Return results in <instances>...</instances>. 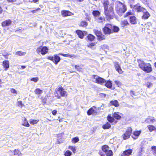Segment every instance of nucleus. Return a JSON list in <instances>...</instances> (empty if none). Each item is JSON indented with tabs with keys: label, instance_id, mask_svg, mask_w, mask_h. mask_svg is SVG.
<instances>
[{
	"label": "nucleus",
	"instance_id": "obj_14",
	"mask_svg": "<svg viewBox=\"0 0 156 156\" xmlns=\"http://www.w3.org/2000/svg\"><path fill=\"white\" fill-rule=\"evenodd\" d=\"M132 152V149L127 150L124 151L121 156H129L131 155Z\"/></svg>",
	"mask_w": 156,
	"mask_h": 156
},
{
	"label": "nucleus",
	"instance_id": "obj_22",
	"mask_svg": "<svg viewBox=\"0 0 156 156\" xmlns=\"http://www.w3.org/2000/svg\"><path fill=\"white\" fill-rule=\"evenodd\" d=\"M118 113H119L118 112H115L112 114V116L117 120L121 118V116Z\"/></svg>",
	"mask_w": 156,
	"mask_h": 156
},
{
	"label": "nucleus",
	"instance_id": "obj_17",
	"mask_svg": "<svg viewBox=\"0 0 156 156\" xmlns=\"http://www.w3.org/2000/svg\"><path fill=\"white\" fill-rule=\"evenodd\" d=\"M143 12L144 14L142 16V19H147L150 16L149 13L147 11L146 9H145V11H144Z\"/></svg>",
	"mask_w": 156,
	"mask_h": 156
},
{
	"label": "nucleus",
	"instance_id": "obj_11",
	"mask_svg": "<svg viewBox=\"0 0 156 156\" xmlns=\"http://www.w3.org/2000/svg\"><path fill=\"white\" fill-rule=\"evenodd\" d=\"M94 78L95 79V82L98 84H102L106 82L105 80L99 76L95 75Z\"/></svg>",
	"mask_w": 156,
	"mask_h": 156
},
{
	"label": "nucleus",
	"instance_id": "obj_7",
	"mask_svg": "<svg viewBox=\"0 0 156 156\" xmlns=\"http://www.w3.org/2000/svg\"><path fill=\"white\" fill-rule=\"evenodd\" d=\"M47 58L53 61L56 64H57L60 60V57L57 55H54L52 56H48Z\"/></svg>",
	"mask_w": 156,
	"mask_h": 156
},
{
	"label": "nucleus",
	"instance_id": "obj_1",
	"mask_svg": "<svg viewBox=\"0 0 156 156\" xmlns=\"http://www.w3.org/2000/svg\"><path fill=\"white\" fill-rule=\"evenodd\" d=\"M138 63L139 67L145 72L149 73L152 71V69L150 63H146L141 60H138Z\"/></svg>",
	"mask_w": 156,
	"mask_h": 156
},
{
	"label": "nucleus",
	"instance_id": "obj_21",
	"mask_svg": "<svg viewBox=\"0 0 156 156\" xmlns=\"http://www.w3.org/2000/svg\"><path fill=\"white\" fill-rule=\"evenodd\" d=\"M11 23V21L9 20L5 21L2 22V26L5 27L9 26Z\"/></svg>",
	"mask_w": 156,
	"mask_h": 156
},
{
	"label": "nucleus",
	"instance_id": "obj_59",
	"mask_svg": "<svg viewBox=\"0 0 156 156\" xmlns=\"http://www.w3.org/2000/svg\"><path fill=\"white\" fill-rule=\"evenodd\" d=\"M8 2H15V1L14 0H8Z\"/></svg>",
	"mask_w": 156,
	"mask_h": 156
},
{
	"label": "nucleus",
	"instance_id": "obj_27",
	"mask_svg": "<svg viewBox=\"0 0 156 156\" xmlns=\"http://www.w3.org/2000/svg\"><path fill=\"white\" fill-rule=\"evenodd\" d=\"M43 90L40 89L39 88H37L35 90L34 92L36 94H41L43 93Z\"/></svg>",
	"mask_w": 156,
	"mask_h": 156
},
{
	"label": "nucleus",
	"instance_id": "obj_30",
	"mask_svg": "<svg viewBox=\"0 0 156 156\" xmlns=\"http://www.w3.org/2000/svg\"><path fill=\"white\" fill-rule=\"evenodd\" d=\"M111 127L110 124L107 122L105 125L102 126V128L104 129H108Z\"/></svg>",
	"mask_w": 156,
	"mask_h": 156
},
{
	"label": "nucleus",
	"instance_id": "obj_56",
	"mask_svg": "<svg viewBox=\"0 0 156 156\" xmlns=\"http://www.w3.org/2000/svg\"><path fill=\"white\" fill-rule=\"evenodd\" d=\"M100 96L101 97H105L106 96L105 94H101Z\"/></svg>",
	"mask_w": 156,
	"mask_h": 156
},
{
	"label": "nucleus",
	"instance_id": "obj_43",
	"mask_svg": "<svg viewBox=\"0 0 156 156\" xmlns=\"http://www.w3.org/2000/svg\"><path fill=\"white\" fill-rule=\"evenodd\" d=\"M38 120H31L30 121V123L32 124H34L37 123L38 122Z\"/></svg>",
	"mask_w": 156,
	"mask_h": 156
},
{
	"label": "nucleus",
	"instance_id": "obj_38",
	"mask_svg": "<svg viewBox=\"0 0 156 156\" xmlns=\"http://www.w3.org/2000/svg\"><path fill=\"white\" fill-rule=\"evenodd\" d=\"M72 152L69 150L67 151L65 153L64 155L65 156H70L72 154Z\"/></svg>",
	"mask_w": 156,
	"mask_h": 156
},
{
	"label": "nucleus",
	"instance_id": "obj_37",
	"mask_svg": "<svg viewBox=\"0 0 156 156\" xmlns=\"http://www.w3.org/2000/svg\"><path fill=\"white\" fill-rule=\"evenodd\" d=\"M79 140V138L78 137H76L72 139V141L73 143H75Z\"/></svg>",
	"mask_w": 156,
	"mask_h": 156
},
{
	"label": "nucleus",
	"instance_id": "obj_26",
	"mask_svg": "<svg viewBox=\"0 0 156 156\" xmlns=\"http://www.w3.org/2000/svg\"><path fill=\"white\" fill-rule=\"evenodd\" d=\"M76 32L80 38L81 39L83 38L84 35L83 33L81 31L78 30L76 31Z\"/></svg>",
	"mask_w": 156,
	"mask_h": 156
},
{
	"label": "nucleus",
	"instance_id": "obj_52",
	"mask_svg": "<svg viewBox=\"0 0 156 156\" xmlns=\"http://www.w3.org/2000/svg\"><path fill=\"white\" fill-rule=\"evenodd\" d=\"M115 82L116 84L118 85V86L121 85V83L119 81L116 80L115 81Z\"/></svg>",
	"mask_w": 156,
	"mask_h": 156
},
{
	"label": "nucleus",
	"instance_id": "obj_6",
	"mask_svg": "<svg viewBox=\"0 0 156 156\" xmlns=\"http://www.w3.org/2000/svg\"><path fill=\"white\" fill-rule=\"evenodd\" d=\"M55 92H59L61 96L63 97H66L67 96V93L66 91L61 86L58 87L56 89Z\"/></svg>",
	"mask_w": 156,
	"mask_h": 156
},
{
	"label": "nucleus",
	"instance_id": "obj_8",
	"mask_svg": "<svg viewBox=\"0 0 156 156\" xmlns=\"http://www.w3.org/2000/svg\"><path fill=\"white\" fill-rule=\"evenodd\" d=\"M112 26L110 24H107L103 29V30L105 34H109L111 33V29H112Z\"/></svg>",
	"mask_w": 156,
	"mask_h": 156
},
{
	"label": "nucleus",
	"instance_id": "obj_16",
	"mask_svg": "<svg viewBox=\"0 0 156 156\" xmlns=\"http://www.w3.org/2000/svg\"><path fill=\"white\" fill-rule=\"evenodd\" d=\"M141 132V131H137L134 132L132 137L134 139H136L140 134Z\"/></svg>",
	"mask_w": 156,
	"mask_h": 156
},
{
	"label": "nucleus",
	"instance_id": "obj_20",
	"mask_svg": "<svg viewBox=\"0 0 156 156\" xmlns=\"http://www.w3.org/2000/svg\"><path fill=\"white\" fill-rule=\"evenodd\" d=\"M102 2L104 7V9H106V7H108L109 5V1L108 0H103Z\"/></svg>",
	"mask_w": 156,
	"mask_h": 156
},
{
	"label": "nucleus",
	"instance_id": "obj_29",
	"mask_svg": "<svg viewBox=\"0 0 156 156\" xmlns=\"http://www.w3.org/2000/svg\"><path fill=\"white\" fill-rule=\"evenodd\" d=\"M147 127L150 132L156 130V128L153 125H149L147 126Z\"/></svg>",
	"mask_w": 156,
	"mask_h": 156
},
{
	"label": "nucleus",
	"instance_id": "obj_23",
	"mask_svg": "<svg viewBox=\"0 0 156 156\" xmlns=\"http://www.w3.org/2000/svg\"><path fill=\"white\" fill-rule=\"evenodd\" d=\"M107 119L108 121L110 123H112L115 121L114 117L112 116H111V114L108 115Z\"/></svg>",
	"mask_w": 156,
	"mask_h": 156
},
{
	"label": "nucleus",
	"instance_id": "obj_3",
	"mask_svg": "<svg viewBox=\"0 0 156 156\" xmlns=\"http://www.w3.org/2000/svg\"><path fill=\"white\" fill-rule=\"evenodd\" d=\"M113 6L112 5H109L108 6L106 7V9H104V13L108 18L111 19L113 14Z\"/></svg>",
	"mask_w": 156,
	"mask_h": 156
},
{
	"label": "nucleus",
	"instance_id": "obj_49",
	"mask_svg": "<svg viewBox=\"0 0 156 156\" xmlns=\"http://www.w3.org/2000/svg\"><path fill=\"white\" fill-rule=\"evenodd\" d=\"M95 45L94 43H92L90 44H89L87 45V47L89 48H91L92 46H94Z\"/></svg>",
	"mask_w": 156,
	"mask_h": 156
},
{
	"label": "nucleus",
	"instance_id": "obj_13",
	"mask_svg": "<svg viewBox=\"0 0 156 156\" xmlns=\"http://www.w3.org/2000/svg\"><path fill=\"white\" fill-rule=\"evenodd\" d=\"M61 14L63 17H66L68 16H70L73 15V14L70 12L63 10L61 11Z\"/></svg>",
	"mask_w": 156,
	"mask_h": 156
},
{
	"label": "nucleus",
	"instance_id": "obj_25",
	"mask_svg": "<svg viewBox=\"0 0 156 156\" xmlns=\"http://www.w3.org/2000/svg\"><path fill=\"white\" fill-rule=\"evenodd\" d=\"M87 37V40L90 41H93L95 38V37L90 34H89Z\"/></svg>",
	"mask_w": 156,
	"mask_h": 156
},
{
	"label": "nucleus",
	"instance_id": "obj_48",
	"mask_svg": "<svg viewBox=\"0 0 156 156\" xmlns=\"http://www.w3.org/2000/svg\"><path fill=\"white\" fill-rule=\"evenodd\" d=\"M101 47L103 49H105L108 48V46L106 44H104L101 45Z\"/></svg>",
	"mask_w": 156,
	"mask_h": 156
},
{
	"label": "nucleus",
	"instance_id": "obj_40",
	"mask_svg": "<svg viewBox=\"0 0 156 156\" xmlns=\"http://www.w3.org/2000/svg\"><path fill=\"white\" fill-rule=\"evenodd\" d=\"M87 25V23L84 21H83L81 22L80 24V26H82V27H86Z\"/></svg>",
	"mask_w": 156,
	"mask_h": 156
},
{
	"label": "nucleus",
	"instance_id": "obj_44",
	"mask_svg": "<svg viewBox=\"0 0 156 156\" xmlns=\"http://www.w3.org/2000/svg\"><path fill=\"white\" fill-rule=\"evenodd\" d=\"M38 80V77H36L34 78H33L31 79L30 80L31 81H34V82H36Z\"/></svg>",
	"mask_w": 156,
	"mask_h": 156
},
{
	"label": "nucleus",
	"instance_id": "obj_24",
	"mask_svg": "<svg viewBox=\"0 0 156 156\" xmlns=\"http://www.w3.org/2000/svg\"><path fill=\"white\" fill-rule=\"evenodd\" d=\"M23 122L22 124V125L23 126L27 127H29L30 126V125L25 118H23Z\"/></svg>",
	"mask_w": 156,
	"mask_h": 156
},
{
	"label": "nucleus",
	"instance_id": "obj_35",
	"mask_svg": "<svg viewBox=\"0 0 156 156\" xmlns=\"http://www.w3.org/2000/svg\"><path fill=\"white\" fill-rule=\"evenodd\" d=\"M18 105L19 107L20 108H22L24 106V104L23 103L22 101L19 100V99L17 100Z\"/></svg>",
	"mask_w": 156,
	"mask_h": 156
},
{
	"label": "nucleus",
	"instance_id": "obj_4",
	"mask_svg": "<svg viewBox=\"0 0 156 156\" xmlns=\"http://www.w3.org/2000/svg\"><path fill=\"white\" fill-rule=\"evenodd\" d=\"M102 150L104 153L100 152V154L101 156H112V152L111 150H108V146L105 145L102 146Z\"/></svg>",
	"mask_w": 156,
	"mask_h": 156
},
{
	"label": "nucleus",
	"instance_id": "obj_53",
	"mask_svg": "<svg viewBox=\"0 0 156 156\" xmlns=\"http://www.w3.org/2000/svg\"><path fill=\"white\" fill-rule=\"evenodd\" d=\"M131 12H128L124 16V17H126L127 16H128L129 15H131Z\"/></svg>",
	"mask_w": 156,
	"mask_h": 156
},
{
	"label": "nucleus",
	"instance_id": "obj_12",
	"mask_svg": "<svg viewBox=\"0 0 156 156\" xmlns=\"http://www.w3.org/2000/svg\"><path fill=\"white\" fill-rule=\"evenodd\" d=\"M134 9L137 12H142L145 11V8L139 5V4L135 5L133 6Z\"/></svg>",
	"mask_w": 156,
	"mask_h": 156
},
{
	"label": "nucleus",
	"instance_id": "obj_2",
	"mask_svg": "<svg viewBox=\"0 0 156 156\" xmlns=\"http://www.w3.org/2000/svg\"><path fill=\"white\" fill-rule=\"evenodd\" d=\"M116 4L115 9L117 12L120 15H122L126 10V6L120 2H117Z\"/></svg>",
	"mask_w": 156,
	"mask_h": 156
},
{
	"label": "nucleus",
	"instance_id": "obj_5",
	"mask_svg": "<svg viewBox=\"0 0 156 156\" xmlns=\"http://www.w3.org/2000/svg\"><path fill=\"white\" fill-rule=\"evenodd\" d=\"M48 48L46 46H40L37 49L36 51L38 54L41 53L44 55L48 53Z\"/></svg>",
	"mask_w": 156,
	"mask_h": 156
},
{
	"label": "nucleus",
	"instance_id": "obj_54",
	"mask_svg": "<svg viewBox=\"0 0 156 156\" xmlns=\"http://www.w3.org/2000/svg\"><path fill=\"white\" fill-rule=\"evenodd\" d=\"M57 112V111L56 110H54L52 112V114L54 115H55Z\"/></svg>",
	"mask_w": 156,
	"mask_h": 156
},
{
	"label": "nucleus",
	"instance_id": "obj_51",
	"mask_svg": "<svg viewBox=\"0 0 156 156\" xmlns=\"http://www.w3.org/2000/svg\"><path fill=\"white\" fill-rule=\"evenodd\" d=\"M146 86L148 88H150V87H151L152 85V83L150 82H147L146 84Z\"/></svg>",
	"mask_w": 156,
	"mask_h": 156
},
{
	"label": "nucleus",
	"instance_id": "obj_55",
	"mask_svg": "<svg viewBox=\"0 0 156 156\" xmlns=\"http://www.w3.org/2000/svg\"><path fill=\"white\" fill-rule=\"evenodd\" d=\"M40 8H38V9H36V10H32V11H31V12H32L33 13H34L35 12V11H37L39 10H40Z\"/></svg>",
	"mask_w": 156,
	"mask_h": 156
},
{
	"label": "nucleus",
	"instance_id": "obj_9",
	"mask_svg": "<svg viewBox=\"0 0 156 156\" xmlns=\"http://www.w3.org/2000/svg\"><path fill=\"white\" fill-rule=\"evenodd\" d=\"M94 32L98 37V39L101 41L105 39V36L103 35L101 32L96 30H94Z\"/></svg>",
	"mask_w": 156,
	"mask_h": 156
},
{
	"label": "nucleus",
	"instance_id": "obj_15",
	"mask_svg": "<svg viewBox=\"0 0 156 156\" xmlns=\"http://www.w3.org/2000/svg\"><path fill=\"white\" fill-rule=\"evenodd\" d=\"M115 66L116 70L119 73H122V71L121 68L118 62H116L115 63Z\"/></svg>",
	"mask_w": 156,
	"mask_h": 156
},
{
	"label": "nucleus",
	"instance_id": "obj_46",
	"mask_svg": "<svg viewBox=\"0 0 156 156\" xmlns=\"http://www.w3.org/2000/svg\"><path fill=\"white\" fill-rule=\"evenodd\" d=\"M75 68L78 71H80L81 70V68L78 65H76L75 66Z\"/></svg>",
	"mask_w": 156,
	"mask_h": 156
},
{
	"label": "nucleus",
	"instance_id": "obj_41",
	"mask_svg": "<svg viewBox=\"0 0 156 156\" xmlns=\"http://www.w3.org/2000/svg\"><path fill=\"white\" fill-rule=\"evenodd\" d=\"M69 149L71 150L74 153H75L76 151V149L74 147L70 146L69 147Z\"/></svg>",
	"mask_w": 156,
	"mask_h": 156
},
{
	"label": "nucleus",
	"instance_id": "obj_60",
	"mask_svg": "<svg viewBox=\"0 0 156 156\" xmlns=\"http://www.w3.org/2000/svg\"><path fill=\"white\" fill-rule=\"evenodd\" d=\"M32 0L34 3H36L39 0Z\"/></svg>",
	"mask_w": 156,
	"mask_h": 156
},
{
	"label": "nucleus",
	"instance_id": "obj_28",
	"mask_svg": "<svg viewBox=\"0 0 156 156\" xmlns=\"http://www.w3.org/2000/svg\"><path fill=\"white\" fill-rule=\"evenodd\" d=\"M94 108H95V107H93L88 111L87 112V113L88 115H90L93 113L95 112V111L94 109Z\"/></svg>",
	"mask_w": 156,
	"mask_h": 156
},
{
	"label": "nucleus",
	"instance_id": "obj_47",
	"mask_svg": "<svg viewBox=\"0 0 156 156\" xmlns=\"http://www.w3.org/2000/svg\"><path fill=\"white\" fill-rule=\"evenodd\" d=\"M16 55L19 56H22L24 55V53L21 51H18L16 53Z\"/></svg>",
	"mask_w": 156,
	"mask_h": 156
},
{
	"label": "nucleus",
	"instance_id": "obj_57",
	"mask_svg": "<svg viewBox=\"0 0 156 156\" xmlns=\"http://www.w3.org/2000/svg\"><path fill=\"white\" fill-rule=\"evenodd\" d=\"M3 10L1 7L0 6V14H1Z\"/></svg>",
	"mask_w": 156,
	"mask_h": 156
},
{
	"label": "nucleus",
	"instance_id": "obj_58",
	"mask_svg": "<svg viewBox=\"0 0 156 156\" xmlns=\"http://www.w3.org/2000/svg\"><path fill=\"white\" fill-rule=\"evenodd\" d=\"M59 55H62L64 56H65V57H66V54H61V53H59Z\"/></svg>",
	"mask_w": 156,
	"mask_h": 156
},
{
	"label": "nucleus",
	"instance_id": "obj_34",
	"mask_svg": "<svg viewBox=\"0 0 156 156\" xmlns=\"http://www.w3.org/2000/svg\"><path fill=\"white\" fill-rule=\"evenodd\" d=\"M155 121V120L153 118H151L149 119H146L145 120V122H146L147 123L151 122L153 123Z\"/></svg>",
	"mask_w": 156,
	"mask_h": 156
},
{
	"label": "nucleus",
	"instance_id": "obj_63",
	"mask_svg": "<svg viewBox=\"0 0 156 156\" xmlns=\"http://www.w3.org/2000/svg\"><path fill=\"white\" fill-rule=\"evenodd\" d=\"M143 2L144 3H145L147 2V0H143Z\"/></svg>",
	"mask_w": 156,
	"mask_h": 156
},
{
	"label": "nucleus",
	"instance_id": "obj_45",
	"mask_svg": "<svg viewBox=\"0 0 156 156\" xmlns=\"http://www.w3.org/2000/svg\"><path fill=\"white\" fill-rule=\"evenodd\" d=\"M96 19L98 22L100 23L103 21V20H104V18L103 17H101L98 18V19Z\"/></svg>",
	"mask_w": 156,
	"mask_h": 156
},
{
	"label": "nucleus",
	"instance_id": "obj_39",
	"mask_svg": "<svg viewBox=\"0 0 156 156\" xmlns=\"http://www.w3.org/2000/svg\"><path fill=\"white\" fill-rule=\"evenodd\" d=\"M151 149L152 152L156 154V146H152L151 147Z\"/></svg>",
	"mask_w": 156,
	"mask_h": 156
},
{
	"label": "nucleus",
	"instance_id": "obj_50",
	"mask_svg": "<svg viewBox=\"0 0 156 156\" xmlns=\"http://www.w3.org/2000/svg\"><path fill=\"white\" fill-rule=\"evenodd\" d=\"M11 92L13 94H16L17 91H16L14 89H11Z\"/></svg>",
	"mask_w": 156,
	"mask_h": 156
},
{
	"label": "nucleus",
	"instance_id": "obj_61",
	"mask_svg": "<svg viewBox=\"0 0 156 156\" xmlns=\"http://www.w3.org/2000/svg\"><path fill=\"white\" fill-rule=\"evenodd\" d=\"M21 69H25V68L26 67L25 66H21Z\"/></svg>",
	"mask_w": 156,
	"mask_h": 156
},
{
	"label": "nucleus",
	"instance_id": "obj_18",
	"mask_svg": "<svg viewBox=\"0 0 156 156\" xmlns=\"http://www.w3.org/2000/svg\"><path fill=\"white\" fill-rule=\"evenodd\" d=\"M2 65L4 68L5 69V70H7L9 67V61L7 60L4 61L2 63Z\"/></svg>",
	"mask_w": 156,
	"mask_h": 156
},
{
	"label": "nucleus",
	"instance_id": "obj_42",
	"mask_svg": "<svg viewBox=\"0 0 156 156\" xmlns=\"http://www.w3.org/2000/svg\"><path fill=\"white\" fill-rule=\"evenodd\" d=\"M113 30L114 32H117L119 30V28L116 26H114Z\"/></svg>",
	"mask_w": 156,
	"mask_h": 156
},
{
	"label": "nucleus",
	"instance_id": "obj_36",
	"mask_svg": "<svg viewBox=\"0 0 156 156\" xmlns=\"http://www.w3.org/2000/svg\"><path fill=\"white\" fill-rule=\"evenodd\" d=\"M110 103L112 105H114L116 107H117L119 106L118 102L116 100L114 101H111L110 102Z\"/></svg>",
	"mask_w": 156,
	"mask_h": 156
},
{
	"label": "nucleus",
	"instance_id": "obj_32",
	"mask_svg": "<svg viewBox=\"0 0 156 156\" xmlns=\"http://www.w3.org/2000/svg\"><path fill=\"white\" fill-rule=\"evenodd\" d=\"M129 23L126 20H122L121 21V25L122 27H124L126 26L129 25Z\"/></svg>",
	"mask_w": 156,
	"mask_h": 156
},
{
	"label": "nucleus",
	"instance_id": "obj_64",
	"mask_svg": "<svg viewBox=\"0 0 156 156\" xmlns=\"http://www.w3.org/2000/svg\"><path fill=\"white\" fill-rule=\"evenodd\" d=\"M154 66L156 67V62L154 63Z\"/></svg>",
	"mask_w": 156,
	"mask_h": 156
},
{
	"label": "nucleus",
	"instance_id": "obj_10",
	"mask_svg": "<svg viewBox=\"0 0 156 156\" xmlns=\"http://www.w3.org/2000/svg\"><path fill=\"white\" fill-rule=\"evenodd\" d=\"M132 132V129L131 128H128L126 133L123 135L122 136L124 140L129 138Z\"/></svg>",
	"mask_w": 156,
	"mask_h": 156
},
{
	"label": "nucleus",
	"instance_id": "obj_62",
	"mask_svg": "<svg viewBox=\"0 0 156 156\" xmlns=\"http://www.w3.org/2000/svg\"><path fill=\"white\" fill-rule=\"evenodd\" d=\"M66 57H70V55L69 54H66Z\"/></svg>",
	"mask_w": 156,
	"mask_h": 156
},
{
	"label": "nucleus",
	"instance_id": "obj_33",
	"mask_svg": "<svg viewBox=\"0 0 156 156\" xmlns=\"http://www.w3.org/2000/svg\"><path fill=\"white\" fill-rule=\"evenodd\" d=\"M105 85L108 88H110L112 87V83L111 81H108L106 82Z\"/></svg>",
	"mask_w": 156,
	"mask_h": 156
},
{
	"label": "nucleus",
	"instance_id": "obj_31",
	"mask_svg": "<svg viewBox=\"0 0 156 156\" xmlns=\"http://www.w3.org/2000/svg\"><path fill=\"white\" fill-rule=\"evenodd\" d=\"M92 14L94 16L97 17L99 16L100 13L99 11L95 10L93 12Z\"/></svg>",
	"mask_w": 156,
	"mask_h": 156
},
{
	"label": "nucleus",
	"instance_id": "obj_19",
	"mask_svg": "<svg viewBox=\"0 0 156 156\" xmlns=\"http://www.w3.org/2000/svg\"><path fill=\"white\" fill-rule=\"evenodd\" d=\"M130 22L133 24H136V18L134 16H130L129 17Z\"/></svg>",
	"mask_w": 156,
	"mask_h": 156
}]
</instances>
